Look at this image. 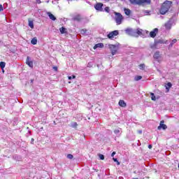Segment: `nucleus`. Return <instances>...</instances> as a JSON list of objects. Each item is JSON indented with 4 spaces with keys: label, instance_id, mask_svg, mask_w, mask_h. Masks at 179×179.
<instances>
[{
    "label": "nucleus",
    "instance_id": "42",
    "mask_svg": "<svg viewBox=\"0 0 179 179\" xmlns=\"http://www.w3.org/2000/svg\"><path fill=\"white\" fill-rule=\"evenodd\" d=\"M33 142H34V138H31V143H33Z\"/></svg>",
    "mask_w": 179,
    "mask_h": 179
},
{
    "label": "nucleus",
    "instance_id": "22",
    "mask_svg": "<svg viewBox=\"0 0 179 179\" xmlns=\"http://www.w3.org/2000/svg\"><path fill=\"white\" fill-rule=\"evenodd\" d=\"M70 127L72 128H78V123L76 122H71Z\"/></svg>",
    "mask_w": 179,
    "mask_h": 179
},
{
    "label": "nucleus",
    "instance_id": "5",
    "mask_svg": "<svg viewBox=\"0 0 179 179\" xmlns=\"http://www.w3.org/2000/svg\"><path fill=\"white\" fill-rule=\"evenodd\" d=\"M103 4L102 3H97L94 8L96 10H99V12H104V9H103Z\"/></svg>",
    "mask_w": 179,
    "mask_h": 179
},
{
    "label": "nucleus",
    "instance_id": "36",
    "mask_svg": "<svg viewBox=\"0 0 179 179\" xmlns=\"http://www.w3.org/2000/svg\"><path fill=\"white\" fill-rule=\"evenodd\" d=\"M116 155V152H112L111 157H114V155Z\"/></svg>",
    "mask_w": 179,
    "mask_h": 179
},
{
    "label": "nucleus",
    "instance_id": "19",
    "mask_svg": "<svg viewBox=\"0 0 179 179\" xmlns=\"http://www.w3.org/2000/svg\"><path fill=\"white\" fill-rule=\"evenodd\" d=\"M124 13L125 15H127V16H129L131 15V10L128 9V8H124Z\"/></svg>",
    "mask_w": 179,
    "mask_h": 179
},
{
    "label": "nucleus",
    "instance_id": "29",
    "mask_svg": "<svg viewBox=\"0 0 179 179\" xmlns=\"http://www.w3.org/2000/svg\"><path fill=\"white\" fill-rule=\"evenodd\" d=\"M105 12H106L107 13H110V7H106L104 8Z\"/></svg>",
    "mask_w": 179,
    "mask_h": 179
},
{
    "label": "nucleus",
    "instance_id": "12",
    "mask_svg": "<svg viewBox=\"0 0 179 179\" xmlns=\"http://www.w3.org/2000/svg\"><path fill=\"white\" fill-rule=\"evenodd\" d=\"M103 47H104V45L103 43H97L94 46V50H96V48H103Z\"/></svg>",
    "mask_w": 179,
    "mask_h": 179
},
{
    "label": "nucleus",
    "instance_id": "39",
    "mask_svg": "<svg viewBox=\"0 0 179 179\" xmlns=\"http://www.w3.org/2000/svg\"><path fill=\"white\" fill-rule=\"evenodd\" d=\"M113 162H118V159H117V158H113Z\"/></svg>",
    "mask_w": 179,
    "mask_h": 179
},
{
    "label": "nucleus",
    "instance_id": "17",
    "mask_svg": "<svg viewBox=\"0 0 179 179\" xmlns=\"http://www.w3.org/2000/svg\"><path fill=\"white\" fill-rule=\"evenodd\" d=\"M59 31L62 34H65L66 33V28L62 27L59 29Z\"/></svg>",
    "mask_w": 179,
    "mask_h": 179
},
{
    "label": "nucleus",
    "instance_id": "26",
    "mask_svg": "<svg viewBox=\"0 0 179 179\" xmlns=\"http://www.w3.org/2000/svg\"><path fill=\"white\" fill-rule=\"evenodd\" d=\"M120 132H121V130L120 129L114 130V134H115V135H120Z\"/></svg>",
    "mask_w": 179,
    "mask_h": 179
},
{
    "label": "nucleus",
    "instance_id": "14",
    "mask_svg": "<svg viewBox=\"0 0 179 179\" xmlns=\"http://www.w3.org/2000/svg\"><path fill=\"white\" fill-rule=\"evenodd\" d=\"M119 106H120V107H127V103H125V101H124V100H120Z\"/></svg>",
    "mask_w": 179,
    "mask_h": 179
},
{
    "label": "nucleus",
    "instance_id": "23",
    "mask_svg": "<svg viewBox=\"0 0 179 179\" xmlns=\"http://www.w3.org/2000/svg\"><path fill=\"white\" fill-rule=\"evenodd\" d=\"M6 65V63H5L4 62H0V68H1V69H3V68H5Z\"/></svg>",
    "mask_w": 179,
    "mask_h": 179
},
{
    "label": "nucleus",
    "instance_id": "34",
    "mask_svg": "<svg viewBox=\"0 0 179 179\" xmlns=\"http://www.w3.org/2000/svg\"><path fill=\"white\" fill-rule=\"evenodd\" d=\"M3 10V6H2V4H0V12H2Z\"/></svg>",
    "mask_w": 179,
    "mask_h": 179
},
{
    "label": "nucleus",
    "instance_id": "2",
    "mask_svg": "<svg viewBox=\"0 0 179 179\" xmlns=\"http://www.w3.org/2000/svg\"><path fill=\"white\" fill-rule=\"evenodd\" d=\"M126 34L128 36H131L132 37H138V36H142V29H125Z\"/></svg>",
    "mask_w": 179,
    "mask_h": 179
},
{
    "label": "nucleus",
    "instance_id": "7",
    "mask_svg": "<svg viewBox=\"0 0 179 179\" xmlns=\"http://www.w3.org/2000/svg\"><path fill=\"white\" fill-rule=\"evenodd\" d=\"M157 33H159V29L155 28L153 31L150 32V36L152 37V38H155Z\"/></svg>",
    "mask_w": 179,
    "mask_h": 179
},
{
    "label": "nucleus",
    "instance_id": "44",
    "mask_svg": "<svg viewBox=\"0 0 179 179\" xmlns=\"http://www.w3.org/2000/svg\"><path fill=\"white\" fill-rule=\"evenodd\" d=\"M133 179H138V178H133Z\"/></svg>",
    "mask_w": 179,
    "mask_h": 179
},
{
    "label": "nucleus",
    "instance_id": "13",
    "mask_svg": "<svg viewBox=\"0 0 179 179\" xmlns=\"http://www.w3.org/2000/svg\"><path fill=\"white\" fill-rule=\"evenodd\" d=\"M28 22H29V27H31V29H34V24L33 22V20H31V19L29 18L28 20Z\"/></svg>",
    "mask_w": 179,
    "mask_h": 179
},
{
    "label": "nucleus",
    "instance_id": "47",
    "mask_svg": "<svg viewBox=\"0 0 179 179\" xmlns=\"http://www.w3.org/2000/svg\"><path fill=\"white\" fill-rule=\"evenodd\" d=\"M178 168H179V164H178Z\"/></svg>",
    "mask_w": 179,
    "mask_h": 179
},
{
    "label": "nucleus",
    "instance_id": "18",
    "mask_svg": "<svg viewBox=\"0 0 179 179\" xmlns=\"http://www.w3.org/2000/svg\"><path fill=\"white\" fill-rule=\"evenodd\" d=\"M154 58L155 59H159V58H160V52H156L155 54H154Z\"/></svg>",
    "mask_w": 179,
    "mask_h": 179
},
{
    "label": "nucleus",
    "instance_id": "3",
    "mask_svg": "<svg viewBox=\"0 0 179 179\" xmlns=\"http://www.w3.org/2000/svg\"><path fill=\"white\" fill-rule=\"evenodd\" d=\"M115 22L117 23V24H121V23H122V20H124V17L122 16V15H121V13L117 12H115Z\"/></svg>",
    "mask_w": 179,
    "mask_h": 179
},
{
    "label": "nucleus",
    "instance_id": "20",
    "mask_svg": "<svg viewBox=\"0 0 179 179\" xmlns=\"http://www.w3.org/2000/svg\"><path fill=\"white\" fill-rule=\"evenodd\" d=\"M165 27L167 30H170V29H171V23L170 22H166L165 24Z\"/></svg>",
    "mask_w": 179,
    "mask_h": 179
},
{
    "label": "nucleus",
    "instance_id": "41",
    "mask_svg": "<svg viewBox=\"0 0 179 179\" xmlns=\"http://www.w3.org/2000/svg\"><path fill=\"white\" fill-rule=\"evenodd\" d=\"M152 148H153V146H152V145H148V148H149V149H152Z\"/></svg>",
    "mask_w": 179,
    "mask_h": 179
},
{
    "label": "nucleus",
    "instance_id": "27",
    "mask_svg": "<svg viewBox=\"0 0 179 179\" xmlns=\"http://www.w3.org/2000/svg\"><path fill=\"white\" fill-rule=\"evenodd\" d=\"M176 43H177V39L172 40V42L171 43L170 46L173 47V45L176 44Z\"/></svg>",
    "mask_w": 179,
    "mask_h": 179
},
{
    "label": "nucleus",
    "instance_id": "10",
    "mask_svg": "<svg viewBox=\"0 0 179 179\" xmlns=\"http://www.w3.org/2000/svg\"><path fill=\"white\" fill-rule=\"evenodd\" d=\"M26 64L29 66L30 68H33V62L30 60V57H27Z\"/></svg>",
    "mask_w": 179,
    "mask_h": 179
},
{
    "label": "nucleus",
    "instance_id": "6",
    "mask_svg": "<svg viewBox=\"0 0 179 179\" xmlns=\"http://www.w3.org/2000/svg\"><path fill=\"white\" fill-rule=\"evenodd\" d=\"M118 34H119L118 31L115 30V31H113L109 33L108 34V38L111 40V39L114 38V37H115V36H118Z\"/></svg>",
    "mask_w": 179,
    "mask_h": 179
},
{
    "label": "nucleus",
    "instance_id": "9",
    "mask_svg": "<svg viewBox=\"0 0 179 179\" xmlns=\"http://www.w3.org/2000/svg\"><path fill=\"white\" fill-rule=\"evenodd\" d=\"M155 45H157V44H167V41H164L163 39H158L155 41Z\"/></svg>",
    "mask_w": 179,
    "mask_h": 179
},
{
    "label": "nucleus",
    "instance_id": "33",
    "mask_svg": "<svg viewBox=\"0 0 179 179\" xmlns=\"http://www.w3.org/2000/svg\"><path fill=\"white\" fill-rule=\"evenodd\" d=\"M75 78H76V76H69V80H71V79H75Z\"/></svg>",
    "mask_w": 179,
    "mask_h": 179
},
{
    "label": "nucleus",
    "instance_id": "30",
    "mask_svg": "<svg viewBox=\"0 0 179 179\" xmlns=\"http://www.w3.org/2000/svg\"><path fill=\"white\" fill-rule=\"evenodd\" d=\"M67 159H73V155H72L71 154H68L67 155Z\"/></svg>",
    "mask_w": 179,
    "mask_h": 179
},
{
    "label": "nucleus",
    "instance_id": "25",
    "mask_svg": "<svg viewBox=\"0 0 179 179\" xmlns=\"http://www.w3.org/2000/svg\"><path fill=\"white\" fill-rule=\"evenodd\" d=\"M150 96H151V99H152L153 101H156V96H155V94L150 93Z\"/></svg>",
    "mask_w": 179,
    "mask_h": 179
},
{
    "label": "nucleus",
    "instance_id": "28",
    "mask_svg": "<svg viewBox=\"0 0 179 179\" xmlns=\"http://www.w3.org/2000/svg\"><path fill=\"white\" fill-rule=\"evenodd\" d=\"M74 20H76L77 22H80V16H76L73 18Z\"/></svg>",
    "mask_w": 179,
    "mask_h": 179
},
{
    "label": "nucleus",
    "instance_id": "16",
    "mask_svg": "<svg viewBox=\"0 0 179 179\" xmlns=\"http://www.w3.org/2000/svg\"><path fill=\"white\" fill-rule=\"evenodd\" d=\"M140 5H143V3H150V0H140Z\"/></svg>",
    "mask_w": 179,
    "mask_h": 179
},
{
    "label": "nucleus",
    "instance_id": "37",
    "mask_svg": "<svg viewBox=\"0 0 179 179\" xmlns=\"http://www.w3.org/2000/svg\"><path fill=\"white\" fill-rule=\"evenodd\" d=\"M53 69H54L55 71H58V67L54 66V67H53Z\"/></svg>",
    "mask_w": 179,
    "mask_h": 179
},
{
    "label": "nucleus",
    "instance_id": "11",
    "mask_svg": "<svg viewBox=\"0 0 179 179\" xmlns=\"http://www.w3.org/2000/svg\"><path fill=\"white\" fill-rule=\"evenodd\" d=\"M133 5H141V0H129Z\"/></svg>",
    "mask_w": 179,
    "mask_h": 179
},
{
    "label": "nucleus",
    "instance_id": "21",
    "mask_svg": "<svg viewBox=\"0 0 179 179\" xmlns=\"http://www.w3.org/2000/svg\"><path fill=\"white\" fill-rule=\"evenodd\" d=\"M31 43L33 44V45H36V44H37V38H32Z\"/></svg>",
    "mask_w": 179,
    "mask_h": 179
},
{
    "label": "nucleus",
    "instance_id": "4",
    "mask_svg": "<svg viewBox=\"0 0 179 179\" xmlns=\"http://www.w3.org/2000/svg\"><path fill=\"white\" fill-rule=\"evenodd\" d=\"M109 48L110 50L112 55H115L118 51V46L115 45H109Z\"/></svg>",
    "mask_w": 179,
    "mask_h": 179
},
{
    "label": "nucleus",
    "instance_id": "8",
    "mask_svg": "<svg viewBox=\"0 0 179 179\" xmlns=\"http://www.w3.org/2000/svg\"><path fill=\"white\" fill-rule=\"evenodd\" d=\"M167 128V125L164 124V120H162L159 123V126L157 127V129L160 131V129H166Z\"/></svg>",
    "mask_w": 179,
    "mask_h": 179
},
{
    "label": "nucleus",
    "instance_id": "43",
    "mask_svg": "<svg viewBox=\"0 0 179 179\" xmlns=\"http://www.w3.org/2000/svg\"><path fill=\"white\" fill-rule=\"evenodd\" d=\"M116 163H117V166H120V162H116Z\"/></svg>",
    "mask_w": 179,
    "mask_h": 179
},
{
    "label": "nucleus",
    "instance_id": "31",
    "mask_svg": "<svg viewBox=\"0 0 179 179\" xmlns=\"http://www.w3.org/2000/svg\"><path fill=\"white\" fill-rule=\"evenodd\" d=\"M140 69H145V64H140Z\"/></svg>",
    "mask_w": 179,
    "mask_h": 179
},
{
    "label": "nucleus",
    "instance_id": "24",
    "mask_svg": "<svg viewBox=\"0 0 179 179\" xmlns=\"http://www.w3.org/2000/svg\"><path fill=\"white\" fill-rule=\"evenodd\" d=\"M141 79H142V76H136L135 78H134V80L136 82H138V80H141Z\"/></svg>",
    "mask_w": 179,
    "mask_h": 179
},
{
    "label": "nucleus",
    "instance_id": "1",
    "mask_svg": "<svg viewBox=\"0 0 179 179\" xmlns=\"http://www.w3.org/2000/svg\"><path fill=\"white\" fill-rule=\"evenodd\" d=\"M172 5H173L172 1H165L162 3L161 8L159 10L161 15H166V13H167L169 12L170 8H171Z\"/></svg>",
    "mask_w": 179,
    "mask_h": 179
},
{
    "label": "nucleus",
    "instance_id": "32",
    "mask_svg": "<svg viewBox=\"0 0 179 179\" xmlns=\"http://www.w3.org/2000/svg\"><path fill=\"white\" fill-rule=\"evenodd\" d=\"M99 158H100L101 160H104V155L100 154L99 155Z\"/></svg>",
    "mask_w": 179,
    "mask_h": 179
},
{
    "label": "nucleus",
    "instance_id": "45",
    "mask_svg": "<svg viewBox=\"0 0 179 179\" xmlns=\"http://www.w3.org/2000/svg\"><path fill=\"white\" fill-rule=\"evenodd\" d=\"M67 1H72V0H67Z\"/></svg>",
    "mask_w": 179,
    "mask_h": 179
},
{
    "label": "nucleus",
    "instance_id": "35",
    "mask_svg": "<svg viewBox=\"0 0 179 179\" xmlns=\"http://www.w3.org/2000/svg\"><path fill=\"white\" fill-rule=\"evenodd\" d=\"M167 86L169 88L171 87V83H167Z\"/></svg>",
    "mask_w": 179,
    "mask_h": 179
},
{
    "label": "nucleus",
    "instance_id": "15",
    "mask_svg": "<svg viewBox=\"0 0 179 179\" xmlns=\"http://www.w3.org/2000/svg\"><path fill=\"white\" fill-rule=\"evenodd\" d=\"M48 15L49 16L50 19H51V20H57V17H55V16L51 13H48Z\"/></svg>",
    "mask_w": 179,
    "mask_h": 179
},
{
    "label": "nucleus",
    "instance_id": "40",
    "mask_svg": "<svg viewBox=\"0 0 179 179\" xmlns=\"http://www.w3.org/2000/svg\"><path fill=\"white\" fill-rule=\"evenodd\" d=\"M36 3H41V0H36Z\"/></svg>",
    "mask_w": 179,
    "mask_h": 179
},
{
    "label": "nucleus",
    "instance_id": "46",
    "mask_svg": "<svg viewBox=\"0 0 179 179\" xmlns=\"http://www.w3.org/2000/svg\"><path fill=\"white\" fill-rule=\"evenodd\" d=\"M166 89H169V87H166Z\"/></svg>",
    "mask_w": 179,
    "mask_h": 179
},
{
    "label": "nucleus",
    "instance_id": "38",
    "mask_svg": "<svg viewBox=\"0 0 179 179\" xmlns=\"http://www.w3.org/2000/svg\"><path fill=\"white\" fill-rule=\"evenodd\" d=\"M138 134H139L140 135L142 134V130H138Z\"/></svg>",
    "mask_w": 179,
    "mask_h": 179
}]
</instances>
